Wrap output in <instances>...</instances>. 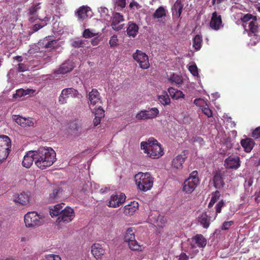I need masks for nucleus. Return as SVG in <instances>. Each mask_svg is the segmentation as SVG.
Here are the masks:
<instances>
[{"label":"nucleus","mask_w":260,"mask_h":260,"mask_svg":"<svg viewBox=\"0 0 260 260\" xmlns=\"http://www.w3.org/2000/svg\"><path fill=\"white\" fill-rule=\"evenodd\" d=\"M36 165L42 170L52 166L56 161V153L51 147H40L36 151Z\"/></svg>","instance_id":"obj_1"},{"label":"nucleus","mask_w":260,"mask_h":260,"mask_svg":"<svg viewBox=\"0 0 260 260\" xmlns=\"http://www.w3.org/2000/svg\"><path fill=\"white\" fill-rule=\"evenodd\" d=\"M141 148L147 155L153 159L158 158L164 154V149L157 140L150 137L141 143Z\"/></svg>","instance_id":"obj_2"},{"label":"nucleus","mask_w":260,"mask_h":260,"mask_svg":"<svg viewBox=\"0 0 260 260\" xmlns=\"http://www.w3.org/2000/svg\"><path fill=\"white\" fill-rule=\"evenodd\" d=\"M136 183L139 189L146 192L153 186L154 178L150 173L139 172L135 176Z\"/></svg>","instance_id":"obj_3"},{"label":"nucleus","mask_w":260,"mask_h":260,"mask_svg":"<svg viewBox=\"0 0 260 260\" xmlns=\"http://www.w3.org/2000/svg\"><path fill=\"white\" fill-rule=\"evenodd\" d=\"M199 182L198 172L197 171L192 172L189 175V177L183 183V191L185 193H191L197 187Z\"/></svg>","instance_id":"obj_4"},{"label":"nucleus","mask_w":260,"mask_h":260,"mask_svg":"<svg viewBox=\"0 0 260 260\" xmlns=\"http://www.w3.org/2000/svg\"><path fill=\"white\" fill-rule=\"evenodd\" d=\"M24 220L25 225L29 228L40 226L44 222L43 217L35 211L26 213L24 217Z\"/></svg>","instance_id":"obj_5"},{"label":"nucleus","mask_w":260,"mask_h":260,"mask_svg":"<svg viewBox=\"0 0 260 260\" xmlns=\"http://www.w3.org/2000/svg\"><path fill=\"white\" fill-rule=\"evenodd\" d=\"M11 141L6 135L0 136V162L5 160L11 151Z\"/></svg>","instance_id":"obj_6"},{"label":"nucleus","mask_w":260,"mask_h":260,"mask_svg":"<svg viewBox=\"0 0 260 260\" xmlns=\"http://www.w3.org/2000/svg\"><path fill=\"white\" fill-rule=\"evenodd\" d=\"M134 59L137 61L140 68L142 69H147L150 67L148 55L141 50H137L133 54Z\"/></svg>","instance_id":"obj_7"},{"label":"nucleus","mask_w":260,"mask_h":260,"mask_svg":"<svg viewBox=\"0 0 260 260\" xmlns=\"http://www.w3.org/2000/svg\"><path fill=\"white\" fill-rule=\"evenodd\" d=\"M75 217L74 210L69 207H66L61 210L60 214L56 219V222L58 224L61 223H67L73 220Z\"/></svg>","instance_id":"obj_8"},{"label":"nucleus","mask_w":260,"mask_h":260,"mask_svg":"<svg viewBox=\"0 0 260 260\" xmlns=\"http://www.w3.org/2000/svg\"><path fill=\"white\" fill-rule=\"evenodd\" d=\"M88 104L91 109L94 107H102V100L100 92L96 89H92L88 93Z\"/></svg>","instance_id":"obj_9"},{"label":"nucleus","mask_w":260,"mask_h":260,"mask_svg":"<svg viewBox=\"0 0 260 260\" xmlns=\"http://www.w3.org/2000/svg\"><path fill=\"white\" fill-rule=\"evenodd\" d=\"M79 95L78 91L72 87L64 88L62 90L58 98V103L63 105L67 103V99L70 98H77Z\"/></svg>","instance_id":"obj_10"},{"label":"nucleus","mask_w":260,"mask_h":260,"mask_svg":"<svg viewBox=\"0 0 260 260\" xmlns=\"http://www.w3.org/2000/svg\"><path fill=\"white\" fill-rule=\"evenodd\" d=\"M249 36L257 37L260 33V17H255L253 21L248 23V28L247 30Z\"/></svg>","instance_id":"obj_11"},{"label":"nucleus","mask_w":260,"mask_h":260,"mask_svg":"<svg viewBox=\"0 0 260 260\" xmlns=\"http://www.w3.org/2000/svg\"><path fill=\"white\" fill-rule=\"evenodd\" d=\"M126 196L123 193L112 194L108 202V206L112 208H116L123 204L125 200Z\"/></svg>","instance_id":"obj_12"},{"label":"nucleus","mask_w":260,"mask_h":260,"mask_svg":"<svg viewBox=\"0 0 260 260\" xmlns=\"http://www.w3.org/2000/svg\"><path fill=\"white\" fill-rule=\"evenodd\" d=\"M192 241L190 243L191 249H195L197 247L203 248L207 245V240L202 234H197L191 238Z\"/></svg>","instance_id":"obj_13"},{"label":"nucleus","mask_w":260,"mask_h":260,"mask_svg":"<svg viewBox=\"0 0 260 260\" xmlns=\"http://www.w3.org/2000/svg\"><path fill=\"white\" fill-rule=\"evenodd\" d=\"M224 166L226 169H237L240 166V157L234 155L230 156L225 159Z\"/></svg>","instance_id":"obj_14"},{"label":"nucleus","mask_w":260,"mask_h":260,"mask_svg":"<svg viewBox=\"0 0 260 260\" xmlns=\"http://www.w3.org/2000/svg\"><path fill=\"white\" fill-rule=\"evenodd\" d=\"M123 21L124 18L123 15L119 13H115L113 15L111 23L112 28L116 31H118L122 29L124 26V24H119V23Z\"/></svg>","instance_id":"obj_15"},{"label":"nucleus","mask_w":260,"mask_h":260,"mask_svg":"<svg viewBox=\"0 0 260 260\" xmlns=\"http://www.w3.org/2000/svg\"><path fill=\"white\" fill-rule=\"evenodd\" d=\"M222 25V19L220 15H218L216 12H214L212 14V17L210 22V27L215 30H218L220 29Z\"/></svg>","instance_id":"obj_16"},{"label":"nucleus","mask_w":260,"mask_h":260,"mask_svg":"<svg viewBox=\"0 0 260 260\" xmlns=\"http://www.w3.org/2000/svg\"><path fill=\"white\" fill-rule=\"evenodd\" d=\"M13 119L18 125L23 127H31L34 124L32 118H25L19 115H15Z\"/></svg>","instance_id":"obj_17"},{"label":"nucleus","mask_w":260,"mask_h":260,"mask_svg":"<svg viewBox=\"0 0 260 260\" xmlns=\"http://www.w3.org/2000/svg\"><path fill=\"white\" fill-rule=\"evenodd\" d=\"M36 151H29L24 156L22 162V166L26 168H29L35 162Z\"/></svg>","instance_id":"obj_18"},{"label":"nucleus","mask_w":260,"mask_h":260,"mask_svg":"<svg viewBox=\"0 0 260 260\" xmlns=\"http://www.w3.org/2000/svg\"><path fill=\"white\" fill-rule=\"evenodd\" d=\"M91 251L93 256L97 259L101 258L105 253V249L99 243H94L91 246Z\"/></svg>","instance_id":"obj_19"},{"label":"nucleus","mask_w":260,"mask_h":260,"mask_svg":"<svg viewBox=\"0 0 260 260\" xmlns=\"http://www.w3.org/2000/svg\"><path fill=\"white\" fill-rule=\"evenodd\" d=\"M187 156L185 154H179L173 158L172 161V167L177 170H181L183 167V164L186 159Z\"/></svg>","instance_id":"obj_20"},{"label":"nucleus","mask_w":260,"mask_h":260,"mask_svg":"<svg viewBox=\"0 0 260 260\" xmlns=\"http://www.w3.org/2000/svg\"><path fill=\"white\" fill-rule=\"evenodd\" d=\"M240 143L245 152L247 153L251 152L255 144L254 141L250 138L242 139Z\"/></svg>","instance_id":"obj_21"},{"label":"nucleus","mask_w":260,"mask_h":260,"mask_svg":"<svg viewBox=\"0 0 260 260\" xmlns=\"http://www.w3.org/2000/svg\"><path fill=\"white\" fill-rule=\"evenodd\" d=\"M30 194L28 192H22L15 197L14 201L22 205H27L29 203Z\"/></svg>","instance_id":"obj_22"},{"label":"nucleus","mask_w":260,"mask_h":260,"mask_svg":"<svg viewBox=\"0 0 260 260\" xmlns=\"http://www.w3.org/2000/svg\"><path fill=\"white\" fill-rule=\"evenodd\" d=\"M139 205L136 201L131 202L130 204L125 205L123 208V213L125 215H132L138 210Z\"/></svg>","instance_id":"obj_23"},{"label":"nucleus","mask_w":260,"mask_h":260,"mask_svg":"<svg viewBox=\"0 0 260 260\" xmlns=\"http://www.w3.org/2000/svg\"><path fill=\"white\" fill-rule=\"evenodd\" d=\"M213 182L214 186L216 189H221L223 187L225 183L223 175L220 172H217L214 174L213 177Z\"/></svg>","instance_id":"obj_24"},{"label":"nucleus","mask_w":260,"mask_h":260,"mask_svg":"<svg viewBox=\"0 0 260 260\" xmlns=\"http://www.w3.org/2000/svg\"><path fill=\"white\" fill-rule=\"evenodd\" d=\"M139 29V27L136 23L129 22L126 30L127 34L129 37L135 38L138 33Z\"/></svg>","instance_id":"obj_25"},{"label":"nucleus","mask_w":260,"mask_h":260,"mask_svg":"<svg viewBox=\"0 0 260 260\" xmlns=\"http://www.w3.org/2000/svg\"><path fill=\"white\" fill-rule=\"evenodd\" d=\"M74 66L71 62L66 61L60 66V68L57 70V73L65 74L71 72Z\"/></svg>","instance_id":"obj_26"},{"label":"nucleus","mask_w":260,"mask_h":260,"mask_svg":"<svg viewBox=\"0 0 260 260\" xmlns=\"http://www.w3.org/2000/svg\"><path fill=\"white\" fill-rule=\"evenodd\" d=\"M50 37L45 38L42 42H39L40 45L45 48H54L57 42L56 40H50Z\"/></svg>","instance_id":"obj_27"},{"label":"nucleus","mask_w":260,"mask_h":260,"mask_svg":"<svg viewBox=\"0 0 260 260\" xmlns=\"http://www.w3.org/2000/svg\"><path fill=\"white\" fill-rule=\"evenodd\" d=\"M64 205V203H60L57 204L50 208V215L51 217L59 216L61 210H63V206Z\"/></svg>","instance_id":"obj_28"},{"label":"nucleus","mask_w":260,"mask_h":260,"mask_svg":"<svg viewBox=\"0 0 260 260\" xmlns=\"http://www.w3.org/2000/svg\"><path fill=\"white\" fill-rule=\"evenodd\" d=\"M183 5L181 3V0H177L174 4L173 7V13L175 12V15L177 18H180L182 12Z\"/></svg>","instance_id":"obj_29"},{"label":"nucleus","mask_w":260,"mask_h":260,"mask_svg":"<svg viewBox=\"0 0 260 260\" xmlns=\"http://www.w3.org/2000/svg\"><path fill=\"white\" fill-rule=\"evenodd\" d=\"M199 222L205 229H207L210 225L209 219L206 213H202L199 217Z\"/></svg>","instance_id":"obj_30"},{"label":"nucleus","mask_w":260,"mask_h":260,"mask_svg":"<svg viewBox=\"0 0 260 260\" xmlns=\"http://www.w3.org/2000/svg\"><path fill=\"white\" fill-rule=\"evenodd\" d=\"M159 102L162 105H169L171 103L169 96L166 91H163L161 94L158 95Z\"/></svg>","instance_id":"obj_31"},{"label":"nucleus","mask_w":260,"mask_h":260,"mask_svg":"<svg viewBox=\"0 0 260 260\" xmlns=\"http://www.w3.org/2000/svg\"><path fill=\"white\" fill-rule=\"evenodd\" d=\"M167 11L162 6L158 7L152 15L154 19H159L166 16Z\"/></svg>","instance_id":"obj_32"},{"label":"nucleus","mask_w":260,"mask_h":260,"mask_svg":"<svg viewBox=\"0 0 260 260\" xmlns=\"http://www.w3.org/2000/svg\"><path fill=\"white\" fill-rule=\"evenodd\" d=\"M70 128L77 136L80 135L82 133L81 125L76 122H72L70 123Z\"/></svg>","instance_id":"obj_33"},{"label":"nucleus","mask_w":260,"mask_h":260,"mask_svg":"<svg viewBox=\"0 0 260 260\" xmlns=\"http://www.w3.org/2000/svg\"><path fill=\"white\" fill-rule=\"evenodd\" d=\"M134 229L133 228H129L127 229L123 238L125 242L128 243L131 240L135 239Z\"/></svg>","instance_id":"obj_34"},{"label":"nucleus","mask_w":260,"mask_h":260,"mask_svg":"<svg viewBox=\"0 0 260 260\" xmlns=\"http://www.w3.org/2000/svg\"><path fill=\"white\" fill-rule=\"evenodd\" d=\"M129 248L133 251H142V245H140L135 239L127 243Z\"/></svg>","instance_id":"obj_35"},{"label":"nucleus","mask_w":260,"mask_h":260,"mask_svg":"<svg viewBox=\"0 0 260 260\" xmlns=\"http://www.w3.org/2000/svg\"><path fill=\"white\" fill-rule=\"evenodd\" d=\"M87 8L88 7L82 6L78 9L76 14L78 19L83 20L87 17Z\"/></svg>","instance_id":"obj_36"},{"label":"nucleus","mask_w":260,"mask_h":260,"mask_svg":"<svg viewBox=\"0 0 260 260\" xmlns=\"http://www.w3.org/2000/svg\"><path fill=\"white\" fill-rule=\"evenodd\" d=\"M146 112V114L148 119H152L157 116L159 114V110L156 108H152L150 109L146 110H144Z\"/></svg>","instance_id":"obj_37"},{"label":"nucleus","mask_w":260,"mask_h":260,"mask_svg":"<svg viewBox=\"0 0 260 260\" xmlns=\"http://www.w3.org/2000/svg\"><path fill=\"white\" fill-rule=\"evenodd\" d=\"M202 37L199 35H197L193 39V47L197 50H199L202 47Z\"/></svg>","instance_id":"obj_38"},{"label":"nucleus","mask_w":260,"mask_h":260,"mask_svg":"<svg viewBox=\"0 0 260 260\" xmlns=\"http://www.w3.org/2000/svg\"><path fill=\"white\" fill-rule=\"evenodd\" d=\"M169 81L172 83H175L177 85H181L183 83V80L181 76L173 74L169 78Z\"/></svg>","instance_id":"obj_39"},{"label":"nucleus","mask_w":260,"mask_h":260,"mask_svg":"<svg viewBox=\"0 0 260 260\" xmlns=\"http://www.w3.org/2000/svg\"><path fill=\"white\" fill-rule=\"evenodd\" d=\"M35 90L31 89H20L16 91V95L19 97L34 93Z\"/></svg>","instance_id":"obj_40"},{"label":"nucleus","mask_w":260,"mask_h":260,"mask_svg":"<svg viewBox=\"0 0 260 260\" xmlns=\"http://www.w3.org/2000/svg\"><path fill=\"white\" fill-rule=\"evenodd\" d=\"M41 3H39L31 6L28 10V14L30 15H35L37 12L41 9Z\"/></svg>","instance_id":"obj_41"},{"label":"nucleus","mask_w":260,"mask_h":260,"mask_svg":"<svg viewBox=\"0 0 260 260\" xmlns=\"http://www.w3.org/2000/svg\"><path fill=\"white\" fill-rule=\"evenodd\" d=\"M93 110H94V115L97 118H102L105 116V111L102 107H93L92 108Z\"/></svg>","instance_id":"obj_42"},{"label":"nucleus","mask_w":260,"mask_h":260,"mask_svg":"<svg viewBox=\"0 0 260 260\" xmlns=\"http://www.w3.org/2000/svg\"><path fill=\"white\" fill-rule=\"evenodd\" d=\"M166 222V218L164 216L159 215L156 220L155 226L159 228H163Z\"/></svg>","instance_id":"obj_43"},{"label":"nucleus","mask_w":260,"mask_h":260,"mask_svg":"<svg viewBox=\"0 0 260 260\" xmlns=\"http://www.w3.org/2000/svg\"><path fill=\"white\" fill-rule=\"evenodd\" d=\"M255 17H257L256 16H253L251 14L247 13V14L244 15L243 16L241 17L240 18V20L242 23H247L250 21H253V19H254Z\"/></svg>","instance_id":"obj_44"},{"label":"nucleus","mask_w":260,"mask_h":260,"mask_svg":"<svg viewBox=\"0 0 260 260\" xmlns=\"http://www.w3.org/2000/svg\"><path fill=\"white\" fill-rule=\"evenodd\" d=\"M98 35V33L92 32L90 30V29L87 28L84 30L82 36L84 38L86 39H89L92 37H94Z\"/></svg>","instance_id":"obj_45"},{"label":"nucleus","mask_w":260,"mask_h":260,"mask_svg":"<svg viewBox=\"0 0 260 260\" xmlns=\"http://www.w3.org/2000/svg\"><path fill=\"white\" fill-rule=\"evenodd\" d=\"M118 40L117 35H114L110 38L109 43L110 47L114 48L118 45Z\"/></svg>","instance_id":"obj_46"},{"label":"nucleus","mask_w":260,"mask_h":260,"mask_svg":"<svg viewBox=\"0 0 260 260\" xmlns=\"http://www.w3.org/2000/svg\"><path fill=\"white\" fill-rule=\"evenodd\" d=\"M42 260H61V258L58 255L51 254L45 255Z\"/></svg>","instance_id":"obj_47"},{"label":"nucleus","mask_w":260,"mask_h":260,"mask_svg":"<svg viewBox=\"0 0 260 260\" xmlns=\"http://www.w3.org/2000/svg\"><path fill=\"white\" fill-rule=\"evenodd\" d=\"M202 106V111L204 113L205 115L207 116L208 117H212V110L208 107V106Z\"/></svg>","instance_id":"obj_48"},{"label":"nucleus","mask_w":260,"mask_h":260,"mask_svg":"<svg viewBox=\"0 0 260 260\" xmlns=\"http://www.w3.org/2000/svg\"><path fill=\"white\" fill-rule=\"evenodd\" d=\"M188 70L190 73L193 76H198L199 75L198 70L197 66L196 64H192L189 66Z\"/></svg>","instance_id":"obj_49"},{"label":"nucleus","mask_w":260,"mask_h":260,"mask_svg":"<svg viewBox=\"0 0 260 260\" xmlns=\"http://www.w3.org/2000/svg\"><path fill=\"white\" fill-rule=\"evenodd\" d=\"M234 224V221L231 220L229 221H224L221 226V229L223 231H226L229 230L232 225Z\"/></svg>","instance_id":"obj_50"},{"label":"nucleus","mask_w":260,"mask_h":260,"mask_svg":"<svg viewBox=\"0 0 260 260\" xmlns=\"http://www.w3.org/2000/svg\"><path fill=\"white\" fill-rule=\"evenodd\" d=\"M59 190L60 188L58 187L53 190L52 192L50 194V199L51 200H54L57 198Z\"/></svg>","instance_id":"obj_51"},{"label":"nucleus","mask_w":260,"mask_h":260,"mask_svg":"<svg viewBox=\"0 0 260 260\" xmlns=\"http://www.w3.org/2000/svg\"><path fill=\"white\" fill-rule=\"evenodd\" d=\"M224 202L223 200L219 201L215 206L216 215L221 211L222 208L224 206Z\"/></svg>","instance_id":"obj_52"},{"label":"nucleus","mask_w":260,"mask_h":260,"mask_svg":"<svg viewBox=\"0 0 260 260\" xmlns=\"http://www.w3.org/2000/svg\"><path fill=\"white\" fill-rule=\"evenodd\" d=\"M136 118L138 120H145L148 119L145 110H142L138 113L136 116Z\"/></svg>","instance_id":"obj_53"},{"label":"nucleus","mask_w":260,"mask_h":260,"mask_svg":"<svg viewBox=\"0 0 260 260\" xmlns=\"http://www.w3.org/2000/svg\"><path fill=\"white\" fill-rule=\"evenodd\" d=\"M114 4L117 7L124 8L126 6V0H114Z\"/></svg>","instance_id":"obj_54"},{"label":"nucleus","mask_w":260,"mask_h":260,"mask_svg":"<svg viewBox=\"0 0 260 260\" xmlns=\"http://www.w3.org/2000/svg\"><path fill=\"white\" fill-rule=\"evenodd\" d=\"M220 197V192L218 190H216L215 191L212 192L211 200H212L214 203H216L217 200L219 199Z\"/></svg>","instance_id":"obj_55"},{"label":"nucleus","mask_w":260,"mask_h":260,"mask_svg":"<svg viewBox=\"0 0 260 260\" xmlns=\"http://www.w3.org/2000/svg\"><path fill=\"white\" fill-rule=\"evenodd\" d=\"M84 44V42L83 40H78L73 42L72 46L74 47H82Z\"/></svg>","instance_id":"obj_56"},{"label":"nucleus","mask_w":260,"mask_h":260,"mask_svg":"<svg viewBox=\"0 0 260 260\" xmlns=\"http://www.w3.org/2000/svg\"><path fill=\"white\" fill-rule=\"evenodd\" d=\"M252 136L255 139H258L260 138V126L253 130L252 133Z\"/></svg>","instance_id":"obj_57"},{"label":"nucleus","mask_w":260,"mask_h":260,"mask_svg":"<svg viewBox=\"0 0 260 260\" xmlns=\"http://www.w3.org/2000/svg\"><path fill=\"white\" fill-rule=\"evenodd\" d=\"M184 94L181 90H177V91L175 92V95H174V98L173 99L175 100H178L179 98H184Z\"/></svg>","instance_id":"obj_58"},{"label":"nucleus","mask_w":260,"mask_h":260,"mask_svg":"<svg viewBox=\"0 0 260 260\" xmlns=\"http://www.w3.org/2000/svg\"><path fill=\"white\" fill-rule=\"evenodd\" d=\"M27 68L26 65L23 63H20L18 64L17 71L19 72H23L26 71Z\"/></svg>","instance_id":"obj_59"},{"label":"nucleus","mask_w":260,"mask_h":260,"mask_svg":"<svg viewBox=\"0 0 260 260\" xmlns=\"http://www.w3.org/2000/svg\"><path fill=\"white\" fill-rule=\"evenodd\" d=\"M44 26V25H42L40 24H36L33 25V26L32 27V29L34 32H36L38 30H39V29H40L41 28H42Z\"/></svg>","instance_id":"obj_60"},{"label":"nucleus","mask_w":260,"mask_h":260,"mask_svg":"<svg viewBox=\"0 0 260 260\" xmlns=\"http://www.w3.org/2000/svg\"><path fill=\"white\" fill-rule=\"evenodd\" d=\"M189 256L187 255L185 253L182 252L179 257V260H188Z\"/></svg>","instance_id":"obj_61"},{"label":"nucleus","mask_w":260,"mask_h":260,"mask_svg":"<svg viewBox=\"0 0 260 260\" xmlns=\"http://www.w3.org/2000/svg\"><path fill=\"white\" fill-rule=\"evenodd\" d=\"M177 90V89H175L172 87H170L168 89V91L172 99L174 98V95H175V92Z\"/></svg>","instance_id":"obj_62"},{"label":"nucleus","mask_w":260,"mask_h":260,"mask_svg":"<svg viewBox=\"0 0 260 260\" xmlns=\"http://www.w3.org/2000/svg\"><path fill=\"white\" fill-rule=\"evenodd\" d=\"M100 40H101V39H99V37H95L93 39L91 40V44L93 46L97 45L99 43Z\"/></svg>","instance_id":"obj_63"},{"label":"nucleus","mask_w":260,"mask_h":260,"mask_svg":"<svg viewBox=\"0 0 260 260\" xmlns=\"http://www.w3.org/2000/svg\"><path fill=\"white\" fill-rule=\"evenodd\" d=\"M102 118H97L95 116L93 122L94 126H97L98 124H99L101 122Z\"/></svg>","instance_id":"obj_64"}]
</instances>
